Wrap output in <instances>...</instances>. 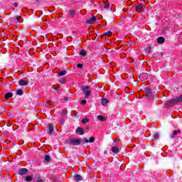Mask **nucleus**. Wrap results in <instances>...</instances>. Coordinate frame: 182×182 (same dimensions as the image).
Instances as JSON below:
<instances>
[{"mask_svg": "<svg viewBox=\"0 0 182 182\" xmlns=\"http://www.w3.org/2000/svg\"><path fill=\"white\" fill-rule=\"evenodd\" d=\"M181 102H182V95L175 98H171L167 100L165 105H166V106H168L169 107H173L176 106V105H178L179 103H181Z\"/></svg>", "mask_w": 182, "mask_h": 182, "instance_id": "obj_1", "label": "nucleus"}, {"mask_svg": "<svg viewBox=\"0 0 182 182\" xmlns=\"http://www.w3.org/2000/svg\"><path fill=\"white\" fill-rule=\"evenodd\" d=\"M66 143L70 146H79L82 143V139H70L69 141H67Z\"/></svg>", "mask_w": 182, "mask_h": 182, "instance_id": "obj_2", "label": "nucleus"}, {"mask_svg": "<svg viewBox=\"0 0 182 182\" xmlns=\"http://www.w3.org/2000/svg\"><path fill=\"white\" fill-rule=\"evenodd\" d=\"M144 90L146 91V97L147 99H150L151 97H154V96H157V95L154 94V92L153 93V90H151V88L146 87L144 88Z\"/></svg>", "mask_w": 182, "mask_h": 182, "instance_id": "obj_3", "label": "nucleus"}, {"mask_svg": "<svg viewBox=\"0 0 182 182\" xmlns=\"http://www.w3.org/2000/svg\"><path fill=\"white\" fill-rule=\"evenodd\" d=\"M82 91L85 95V97H89L92 95V91L90 90V87L89 86H82L81 87Z\"/></svg>", "mask_w": 182, "mask_h": 182, "instance_id": "obj_4", "label": "nucleus"}, {"mask_svg": "<svg viewBox=\"0 0 182 182\" xmlns=\"http://www.w3.org/2000/svg\"><path fill=\"white\" fill-rule=\"evenodd\" d=\"M75 133L79 136H83L85 134V128L77 127L75 130Z\"/></svg>", "mask_w": 182, "mask_h": 182, "instance_id": "obj_5", "label": "nucleus"}, {"mask_svg": "<svg viewBox=\"0 0 182 182\" xmlns=\"http://www.w3.org/2000/svg\"><path fill=\"white\" fill-rule=\"evenodd\" d=\"M145 6L144 4L139 3L138 5L135 6L136 12H141V9Z\"/></svg>", "mask_w": 182, "mask_h": 182, "instance_id": "obj_6", "label": "nucleus"}, {"mask_svg": "<svg viewBox=\"0 0 182 182\" xmlns=\"http://www.w3.org/2000/svg\"><path fill=\"white\" fill-rule=\"evenodd\" d=\"M68 16L69 18H75V16H76V11L71 9V10H68Z\"/></svg>", "mask_w": 182, "mask_h": 182, "instance_id": "obj_7", "label": "nucleus"}, {"mask_svg": "<svg viewBox=\"0 0 182 182\" xmlns=\"http://www.w3.org/2000/svg\"><path fill=\"white\" fill-rule=\"evenodd\" d=\"M74 181H82L83 180V177L79 174H75L73 176Z\"/></svg>", "mask_w": 182, "mask_h": 182, "instance_id": "obj_8", "label": "nucleus"}, {"mask_svg": "<svg viewBox=\"0 0 182 182\" xmlns=\"http://www.w3.org/2000/svg\"><path fill=\"white\" fill-rule=\"evenodd\" d=\"M95 22H96V17H95V16H93L92 18H90V19H88L87 21V23L88 25H92V23H95Z\"/></svg>", "mask_w": 182, "mask_h": 182, "instance_id": "obj_9", "label": "nucleus"}, {"mask_svg": "<svg viewBox=\"0 0 182 182\" xmlns=\"http://www.w3.org/2000/svg\"><path fill=\"white\" fill-rule=\"evenodd\" d=\"M28 171L27 168H22L20 169V171H19V172H18V174H19L20 176H25V174H27Z\"/></svg>", "mask_w": 182, "mask_h": 182, "instance_id": "obj_10", "label": "nucleus"}, {"mask_svg": "<svg viewBox=\"0 0 182 182\" xmlns=\"http://www.w3.org/2000/svg\"><path fill=\"white\" fill-rule=\"evenodd\" d=\"M83 141L85 143H95V137L94 136H91L89 140H87V139L84 138L83 139Z\"/></svg>", "mask_w": 182, "mask_h": 182, "instance_id": "obj_11", "label": "nucleus"}, {"mask_svg": "<svg viewBox=\"0 0 182 182\" xmlns=\"http://www.w3.org/2000/svg\"><path fill=\"white\" fill-rule=\"evenodd\" d=\"M47 132L48 134H52L53 133V125L52 124H49Z\"/></svg>", "mask_w": 182, "mask_h": 182, "instance_id": "obj_12", "label": "nucleus"}, {"mask_svg": "<svg viewBox=\"0 0 182 182\" xmlns=\"http://www.w3.org/2000/svg\"><path fill=\"white\" fill-rule=\"evenodd\" d=\"M11 19H14V21H17L18 24L21 23V19L22 17L21 16H16L14 17H11Z\"/></svg>", "mask_w": 182, "mask_h": 182, "instance_id": "obj_13", "label": "nucleus"}, {"mask_svg": "<svg viewBox=\"0 0 182 182\" xmlns=\"http://www.w3.org/2000/svg\"><path fill=\"white\" fill-rule=\"evenodd\" d=\"M12 96H14V93L7 92L4 96V98L6 99V100H8V99H11V97H12Z\"/></svg>", "mask_w": 182, "mask_h": 182, "instance_id": "obj_14", "label": "nucleus"}, {"mask_svg": "<svg viewBox=\"0 0 182 182\" xmlns=\"http://www.w3.org/2000/svg\"><path fill=\"white\" fill-rule=\"evenodd\" d=\"M112 151L114 154H117L120 151L119 150V147L118 146H114L112 149Z\"/></svg>", "mask_w": 182, "mask_h": 182, "instance_id": "obj_15", "label": "nucleus"}, {"mask_svg": "<svg viewBox=\"0 0 182 182\" xmlns=\"http://www.w3.org/2000/svg\"><path fill=\"white\" fill-rule=\"evenodd\" d=\"M18 84L20 85V86H26V85H28V81L25 80H21Z\"/></svg>", "mask_w": 182, "mask_h": 182, "instance_id": "obj_16", "label": "nucleus"}, {"mask_svg": "<svg viewBox=\"0 0 182 182\" xmlns=\"http://www.w3.org/2000/svg\"><path fill=\"white\" fill-rule=\"evenodd\" d=\"M81 123H82L83 124L90 123V119H89V118L85 117V118L81 119Z\"/></svg>", "mask_w": 182, "mask_h": 182, "instance_id": "obj_17", "label": "nucleus"}, {"mask_svg": "<svg viewBox=\"0 0 182 182\" xmlns=\"http://www.w3.org/2000/svg\"><path fill=\"white\" fill-rule=\"evenodd\" d=\"M166 41V38H164V37H159L157 38V42L158 43H164V41Z\"/></svg>", "mask_w": 182, "mask_h": 182, "instance_id": "obj_18", "label": "nucleus"}, {"mask_svg": "<svg viewBox=\"0 0 182 182\" xmlns=\"http://www.w3.org/2000/svg\"><path fill=\"white\" fill-rule=\"evenodd\" d=\"M159 136V135L158 132H154L152 133V137H153L154 140H158Z\"/></svg>", "mask_w": 182, "mask_h": 182, "instance_id": "obj_19", "label": "nucleus"}, {"mask_svg": "<svg viewBox=\"0 0 182 182\" xmlns=\"http://www.w3.org/2000/svg\"><path fill=\"white\" fill-rule=\"evenodd\" d=\"M113 35V32L111 31H108L102 34V36H112Z\"/></svg>", "mask_w": 182, "mask_h": 182, "instance_id": "obj_20", "label": "nucleus"}, {"mask_svg": "<svg viewBox=\"0 0 182 182\" xmlns=\"http://www.w3.org/2000/svg\"><path fill=\"white\" fill-rule=\"evenodd\" d=\"M101 103L103 106H105V105H107V103H109V100L106 98H102L101 100Z\"/></svg>", "mask_w": 182, "mask_h": 182, "instance_id": "obj_21", "label": "nucleus"}, {"mask_svg": "<svg viewBox=\"0 0 182 182\" xmlns=\"http://www.w3.org/2000/svg\"><path fill=\"white\" fill-rule=\"evenodd\" d=\"M44 161H46V163H49V161H50V156L46 154L44 156Z\"/></svg>", "mask_w": 182, "mask_h": 182, "instance_id": "obj_22", "label": "nucleus"}, {"mask_svg": "<svg viewBox=\"0 0 182 182\" xmlns=\"http://www.w3.org/2000/svg\"><path fill=\"white\" fill-rule=\"evenodd\" d=\"M102 8H104L105 9H109L110 4L109 3L104 4H102Z\"/></svg>", "mask_w": 182, "mask_h": 182, "instance_id": "obj_23", "label": "nucleus"}, {"mask_svg": "<svg viewBox=\"0 0 182 182\" xmlns=\"http://www.w3.org/2000/svg\"><path fill=\"white\" fill-rule=\"evenodd\" d=\"M97 119H98L100 122H105V120H106V118H105V117H103L102 115H98V116H97Z\"/></svg>", "mask_w": 182, "mask_h": 182, "instance_id": "obj_24", "label": "nucleus"}, {"mask_svg": "<svg viewBox=\"0 0 182 182\" xmlns=\"http://www.w3.org/2000/svg\"><path fill=\"white\" fill-rule=\"evenodd\" d=\"M144 50L146 53H150L151 52V46L146 47Z\"/></svg>", "mask_w": 182, "mask_h": 182, "instance_id": "obj_25", "label": "nucleus"}, {"mask_svg": "<svg viewBox=\"0 0 182 182\" xmlns=\"http://www.w3.org/2000/svg\"><path fill=\"white\" fill-rule=\"evenodd\" d=\"M66 73H68L66 70L60 71L58 72V76H65Z\"/></svg>", "mask_w": 182, "mask_h": 182, "instance_id": "obj_26", "label": "nucleus"}, {"mask_svg": "<svg viewBox=\"0 0 182 182\" xmlns=\"http://www.w3.org/2000/svg\"><path fill=\"white\" fill-rule=\"evenodd\" d=\"M79 55H80V56H83V57L86 56V50H81L80 51Z\"/></svg>", "mask_w": 182, "mask_h": 182, "instance_id": "obj_27", "label": "nucleus"}, {"mask_svg": "<svg viewBox=\"0 0 182 182\" xmlns=\"http://www.w3.org/2000/svg\"><path fill=\"white\" fill-rule=\"evenodd\" d=\"M16 95L18 96H22L23 95V90H18L17 92H16Z\"/></svg>", "mask_w": 182, "mask_h": 182, "instance_id": "obj_28", "label": "nucleus"}, {"mask_svg": "<svg viewBox=\"0 0 182 182\" xmlns=\"http://www.w3.org/2000/svg\"><path fill=\"white\" fill-rule=\"evenodd\" d=\"M65 82H66V79L63 77L59 78V82L61 83V85H63L64 83H65Z\"/></svg>", "mask_w": 182, "mask_h": 182, "instance_id": "obj_29", "label": "nucleus"}, {"mask_svg": "<svg viewBox=\"0 0 182 182\" xmlns=\"http://www.w3.org/2000/svg\"><path fill=\"white\" fill-rule=\"evenodd\" d=\"M32 178L33 177L29 176H26V179H25V181L28 182V181H32Z\"/></svg>", "mask_w": 182, "mask_h": 182, "instance_id": "obj_30", "label": "nucleus"}, {"mask_svg": "<svg viewBox=\"0 0 182 182\" xmlns=\"http://www.w3.org/2000/svg\"><path fill=\"white\" fill-rule=\"evenodd\" d=\"M61 114L62 116H66V114H68V109H63Z\"/></svg>", "mask_w": 182, "mask_h": 182, "instance_id": "obj_31", "label": "nucleus"}, {"mask_svg": "<svg viewBox=\"0 0 182 182\" xmlns=\"http://www.w3.org/2000/svg\"><path fill=\"white\" fill-rule=\"evenodd\" d=\"M60 124L61 126H63V124H65V118H60Z\"/></svg>", "mask_w": 182, "mask_h": 182, "instance_id": "obj_32", "label": "nucleus"}, {"mask_svg": "<svg viewBox=\"0 0 182 182\" xmlns=\"http://www.w3.org/2000/svg\"><path fill=\"white\" fill-rule=\"evenodd\" d=\"M173 134L172 136H170V139H174V136L177 135V130H175L173 132Z\"/></svg>", "mask_w": 182, "mask_h": 182, "instance_id": "obj_33", "label": "nucleus"}, {"mask_svg": "<svg viewBox=\"0 0 182 182\" xmlns=\"http://www.w3.org/2000/svg\"><path fill=\"white\" fill-rule=\"evenodd\" d=\"M77 68L82 69V68H83V64H80V63L77 64Z\"/></svg>", "mask_w": 182, "mask_h": 182, "instance_id": "obj_34", "label": "nucleus"}, {"mask_svg": "<svg viewBox=\"0 0 182 182\" xmlns=\"http://www.w3.org/2000/svg\"><path fill=\"white\" fill-rule=\"evenodd\" d=\"M87 102V101H86V100H81V104L82 105H86Z\"/></svg>", "mask_w": 182, "mask_h": 182, "instance_id": "obj_35", "label": "nucleus"}, {"mask_svg": "<svg viewBox=\"0 0 182 182\" xmlns=\"http://www.w3.org/2000/svg\"><path fill=\"white\" fill-rule=\"evenodd\" d=\"M63 100H64L65 102H68L69 100V97H64Z\"/></svg>", "mask_w": 182, "mask_h": 182, "instance_id": "obj_36", "label": "nucleus"}, {"mask_svg": "<svg viewBox=\"0 0 182 182\" xmlns=\"http://www.w3.org/2000/svg\"><path fill=\"white\" fill-rule=\"evenodd\" d=\"M14 8H18V3H14Z\"/></svg>", "mask_w": 182, "mask_h": 182, "instance_id": "obj_37", "label": "nucleus"}, {"mask_svg": "<svg viewBox=\"0 0 182 182\" xmlns=\"http://www.w3.org/2000/svg\"><path fill=\"white\" fill-rule=\"evenodd\" d=\"M36 182H43V180H42V179H38V180L36 181Z\"/></svg>", "mask_w": 182, "mask_h": 182, "instance_id": "obj_38", "label": "nucleus"}, {"mask_svg": "<svg viewBox=\"0 0 182 182\" xmlns=\"http://www.w3.org/2000/svg\"><path fill=\"white\" fill-rule=\"evenodd\" d=\"M142 75L145 76V77H147V73H142Z\"/></svg>", "mask_w": 182, "mask_h": 182, "instance_id": "obj_39", "label": "nucleus"}, {"mask_svg": "<svg viewBox=\"0 0 182 182\" xmlns=\"http://www.w3.org/2000/svg\"><path fill=\"white\" fill-rule=\"evenodd\" d=\"M85 129H86V130H90V127H86Z\"/></svg>", "mask_w": 182, "mask_h": 182, "instance_id": "obj_40", "label": "nucleus"}, {"mask_svg": "<svg viewBox=\"0 0 182 182\" xmlns=\"http://www.w3.org/2000/svg\"><path fill=\"white\" fill-rule=\"evenodd\" d=\"M176 132H177V134L181 133V131H180V129L176 130Z\"/></svg>", "mask_w": 182, "mask_h": 182, "instance_id": "obj_41", "label": "nucleus"}, {"mask_svg": "<svg viewBox=\"0 0 182 182\" xmlns=\"http://www.w3.org/2000/svg\"><path fill=\"white\" fill-rule=\"evenodd\" d=\"M58 89H60V86L57 87L55 88V90H58Z\"/></svg>", "mask_w": 182, "mask_h": 182, "instance_id": "obj_42", "label": "nucleus"}, {"mask_svg": "<svg viewBox=\"0 0 182 182\" xmlns=\"http://www.w3.org/2000/svg\"><path fill=\"white\" fill-rule=\"evenodd\" d=\"M46 103L50 104V101H47Z\"/></svg>", "mask_w": 182, "mask_h": 182, "instance_id": "obj_43", "label": "nucleus"}, {"mask_svg": "<svg viewBox=\"0 0 182 182\" xmlns=\"http://www.w3.org/2000/svg\"><path fill=\"white\" fill-rule=\"evenodd\" d=\"M0 19H2V16H0Z\"/></svg>", "mask_w": 182, "mask_h": 182, "instance_id": "obj_44", "label": "nucleus"}, {"mask_svg": "<svg viewBox=\"0 0 182 182\" xmlns=\"http://www.w3.org/2000/svg\"><path fill=\"white\" fill-rule=\"evenodd\" d=\"M6 1H11V0H6Z\"/></svg>", "mask_w": 182, "mask_h": 182, "instance_id": "obj_45", "label": "nucleus"}]
</instances>
